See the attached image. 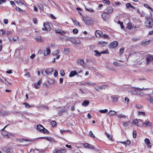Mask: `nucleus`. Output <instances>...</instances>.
<instances>
[{"label": "nucleus", "mask_w": 153, "mask_h": 153, "mask_svg": "<svg viewBox=\"0 0 153 153\" xmlns=\"http://www.w3.org/2000/svg\"><path fill=\"white\" fill-rule=\"evenodd\" d=\"M69 40L73 44H76V39L73 38H70Z\"/></svg>", "instance_id": "ea45409f"}, {"label": "nucleus", "mask_w": 153, "mask_h": 153, "mask_svg": "<svg viewBox=\"0 0 153 153\" xmlns=\"http://www.w3.org/2000/svg\"><path fill=\"white\" fill-rule=\"evenodd\" d=\"M11 32L10 31H7L6 32V35L8 36V37H10V35L11 34Z\"/></svg>", "instance_id": "e2e57ef3"}, {"label": "nucleus", "mask_w": 153, "mask_h": 153, "mask_svg": "<svg viewBox=\"0 0 153 153\" xmlns=\"http://www.w3.org/2000/svg\"><path fill=\"white\" fill-rule=\"evenodd\" d=\"M118 45V43L117 41H114L111 43L110 45V47L113 48H115L117 47Z\"/></svg>", "instance_id": "39448f33"}, {"label": "nucleus", "mask_w": 153, "mask_h": 153, "mask_svg": "<svg viewBox=\"0 0 153 153\" xmlns=\"http://www.w3.org/2000/svg\"><path fill=\"white\" fill-rule=\"evenodd\" d=\"M85 9L87 11H89V12H93V10L92 9L90 8H88V7L87 6H85Z\"/></svg>", "instance_id": "c9c22d12"}, {"label": "nucleus", "mask_w": 153, "mask_h": 153, "mask_svg": "<svg viewBox=\"0 0 153 153\" xmlns=\"http://www.w3.org/2000/svg\"><path fill=\"white\" fill-rule=\"evenodd\" d=\"M18 39V37L16 36H15L14 37H12V39L11 37H8L9 40L11 42H15Z\"/></svg>", "instance_id": "1a4fd4ad"}, {"label": "nucleus", "mask_w": 153, "mask_h": 153, "mask_svg": "<svg viewBox=\"0 0 153 153\" xmlns=\"http://www.w3.org/2000/svg\"><path fill=\"white\" fill-rule=\"evenodd\" d=\"M94 52L95 53V55L97 57L100 56H101V54H102L101 53V52L100 53L97 50H94Z\"/></svg>", "instance_id": "c85d7f7f"}, {"label": "nucleus", "mask_w": 153, "mask_h": 153, "mask_svg": "<svg viewBox=\"0 0 153 153\" xmlns=\"http://www.w3.org/2000/svg\"><path fill=\"white\" fill-rule=\"evenodd\" d=\"M129 123V122L128 121V122H123V125L125 126H127L128 125V123Z\"/></svg>", "instance_id": "5fc2aeb1"}, {"label": "nucleus", "mask_w": 153, "mask_h": 153, "mask_svg": "<svg viewBox=\"0 0 153 153\" xmlns=\"http://www.w3.org/2000/svg\"><path fill=\"white\" fill-rule=\"evenodd\" d=\"M153 58L152 56L151 55H148L146 57V60L147 62V63H150L152 60Z\"/></svg>", "instance_id": "ddd939ff"}, {"label": "nucleus", "mask_w": 153, "mask_h": 153, "mask_svg": "<svg viewBox=\"0 0 153 153\" xmlns=\"http://www.w3.org/2000/svg\"><path fill=\"white\" fill-rule=\"evenodd\" d=\"M77 63L79 64L80 65L83 66H84V62L83 59H78L77 60Z\"/></svg>", "instance_id": "412c9836"}, {"label": "nucleus", "mask_w": 153, "mask_h": 153, "mask_svg": "<svg viewBox=\"0 0 153 153\" xmlns=\"http://www.w3.org/2000/svg\"><path fill=\"white\" fill-rule=\"evenodd\" d=\"M42 82L41 79L39 80L38 82L34 84V86L36 89H38L39 88V86Z\"/></svg>", "instance_id": "a211bd4d"}, {"label": "nucleus", "mask_w": 153, "mask_h": 153, "mask_svg": "<svg viewBox=\"0 0 153 153\" xmlns=\"http://www.w3.org/2000/svg\"><path fill=\"white\" fill-rule=\"evenodd\" d=\"M37 129L40 132L43 133H48L49 132L48 130L45 129L43 126L40 124H38L37 125Z\"/></svg>", "instance_id": "f03ea898"}, {"label": "nucleus", "mask_w": 153, "mask_h": 153, "mask_svg": "<svg viewBox=\"0 0 153 153\" xmlns=\"http://www.w3.org/2000/svg\"><path fill=\"white\" fill-rule=\"evenodd\" d=\"M95 89L97 91H99L100 90H102V89H105L104 86L103 85L97 86L95 87Z\"/></svg>", "instance_id": "aec40b11"}, {"label": "nucleus", "mask_w": 153, "mask_h": 153, "mask_svg": "<svg viewBox=\"0 0 153 153\" xmlns=\"http://www.w3.org/2000/svg\"><path fill=\"white\" fill-rule=\"evenodd\" d=\"M50 53V49L49 47H46V50H45L44 51V55L46 56L48 55Z\"/></svg>", "instance_id": "9d476101"}, {"label": "nucleus", "mask_w": 153, "mask_h": 153, "mask_svg": "<svg viewBox=\"0 0 153 153\" xmlns=\"http://www.w3.org/2000/svg\"><path fill=\"white\" fill-rule=\"evenodd\" d=\"M43 26L44 27L42 28V30H48V29L50 27V26L48 23H44Z\"/></svg>", "instance_id": "9b49d317"}, {"label": "nucleus", "mask_w": 153, "mask_h": 153, "mask_svg": "<svg viewBox=\"0 0 153 153\" xmlns=\"http://www.w3.org/2000/svg\"><path fill=\"white\" fill-rule=\"evenodd\" d=\"M64 52L66 54L70 52V49L68 48H66L64 49Z\"/></svg>", "instance_id": "79ce46f5"}, {"label": "nucleus", "mask_w": 153, "mask_h": 153, "mask_svg": "<svg viewBox=\"0 0 153 153\" xmlns=\"http://www.w3.org/2000/svg\"><path fill=\"white\" fill-rule=\"evenodd\" d=\"M126 6L127 8H129L130 7H131L134 9H135V7L133 6L130 3H126Z\"/></svg>", "instance_id": "b1692460"}, {"label": "nucleus", "mask_w": 153, "mask_h": 153, "mask_svg": "<svg viewBox=\"0 0 153 153\" xmlns=\"http://www.w3.org/2000/svg\"><path fill=\"white\" fill-rule=\"evenodd\" d=\"M73 32L74 33L76 34L78 33V30L77 29H73Z\"/></svg>", "instance_id": "6e6d98bb"}, {"label": "nucleus", "mask_w": 153, "mask_h": 153, "mask_svg": "<svg viewBox=\"0 0 153 153\" xmlns=\"http://www.w3.org/2000/svg\"><path fill=\"white\" fill-rule=\"evenodd\" d=\"M83 146L85 147V148H88L89 144L88 143H83Z\"/></svg>", "instance_id": "680f3d73"}, {"label": "nucleus", "mask_w": 153, "mask_h": 153, "mask_svg": "<svg viewBox=\"0 0 153 153\" xmlns=\"http://www.w3.org/2000/svg\"><path fill=\"white\" fill-rule=\"evenodd\" d=\"M95 34L96 36L97 37H100L102 35H103L102 32L99 30H96L95 32Z\"/></svg>", "instance_id": "f8f14e48"}, {"label": "nucleus", "mask_w": 153, "mask_h": 153, "mask_svg": "<svg viewBox=\"0 0 153 153\" xmlns=\"http://www.w3.org/2000/svg\"><path fill=\"white\" fill-rule=\"evenodd\" d=\"M88 148L93 149L96 151H97L98 150V149H97L96 148H95L93 146L90 144H89V145L88 146Z\"/></svg>", "instance_id": "4be33fe9"}, {"label": "nucleus", "mask_w": 153, "mask_h": 153, "mask_svg": "<svg viewBox=\"0 0 153 153\" xmlns=\"http://www.w3.org/2000/svg\"><path fill=\"white\" fill-rule=\"evenodd\" d=\"M39 138L41 139H44L47 140L48 141H51L52 140V138L51 137H39Z\"/></svg>", "instance_id": "cd10ccee"}, {"label": "nucleus", "mask_w": 153, "mask_h": 153, "mask_svg": "<svg viewBox=\"0 0 153 153\" xmlns=\"http://www.w3.org/2000/svg\"><path fill=\"white\" fill-rule=\"evenodd\" d=\"M139 115H143V116H145V113L143 111H140L138 112Z\"/></svg>", "instance_id": "3c124183"}, {"label": "nucleus", "mask_w": 153, "mask_h": 153, "mask_svg": "<svg viewBox=\"0 0 153 153\" xmlns=\"http://www.w3.org/2000/svg\"><path fill=\"white\" fill-rule=\"evenodd\" d=\"M107 12L110 13H112L113 12V9L111 6H108L107 8Z\"/></svg>", "instance_id": "5701e85b"}, {"label": "nucleus", "mask_w": 153, "mask_h": 153, "mask_svg": "<svg viewBox=\"0 0 153 153\" xmlns=\"http://www.w3.org/2000/svg\"><path fill=\"white\" fill-rule=\"evenodd\" d=\"M124 47H121V48H120V52H119L121 54H122L123 53V52H124Z\"/></svg>", "instance_id": "58836bf2"}, {"label": "nucleus", "mask_w": 153, "mask_h": 153, "mask_svg": "<svg viewBox=\"0 0 153 153\" xmlns=\"http://www.w3.org/2000/svg\"><path fill=\"white\" fill-rule=\"evenodd\" d=\"M89 48H90V49H91L92 50L95 49V48L94 45H90L89 46Z\"/></svg>", "instance_id": "774afa93"}, {"label": "nucleus", "mask_w": 153, "mask_h": 153, "mask_svg": "<svg viewBox=\"0 0 153 153\" xmlns=\"http://www.w3.org/2000/svg\"><path fill=\"white\" fill-rule=\"evenodd\" d=\"M19 140L21 142H22L23 141H31L30 140L23 138L22 139H20Z\"/></svg>", "instance_id": "864d4df0"}, {"label": "nucleus", "mask_w": 153, "mask_h": 153, "mask_svg": "<svg viewBox=\"0 0 153 153\" xmlns=\"http://www.w3.org/2000/svg\"><path fill=\"white\" fill-rule=\"evenodd\" d=\"M77 74V73L76 71H73L71 72L69 75L70 77L74 76L75 75Z\"/></svg>", "instance_id": "6ab92c4d"}, {"label": "nucleus", "mask_w": 153, "mask_h": 153, "mask_svg": "<svg viewBox=\"0 0 153 153\" xmlns=\"http://www.w3.org/2000/svg\"><path fill=\"white\" fill-rule=\"evenodd\" d=\"M23 104L27 108H29L30 107V105L27 102H25Z\"/></svg>", "instance_id": "49530a36"}, {"label": "nucleus", "mask_w": 153, "mask_h": 153, "mask_svg": "<svg viewBox=\"0 0 153 153\" xmlns=\"http://www.w3.org/2000/svg\"><path fill=\"white\" fill-rule=\"evenodd\" d=\"M1 114L2 115L4 116L8 115H9V113L8 111H2Z\"/></svg>", "instance_id": "c756f323"}, {"label": "nucleus", "mask_w": 153, "mask_h": 153, "mask_svg": "<svg viewBox=\"0 0 153 153\" xmlns=\"http://www.w3.org/2000/svg\"><path fill=\"white\" fill-rule=\"evenodd\" d=\"M152 123L149 121H147L143 122L141 124L142 127H145L146 126H151Z\"/></svg>", "instance_id": "423d86ee"}, {"label": "nucleus", "mask_w": 153, "mask_h": 153, "mask_svg": "<svg viewBox=\"0 0 153 153\" xmlns=\"http://www.w3.org/2000/svg\"><path fill=\"white\" fill-rule=\"evenodd\" d=\"M71 19L72 20V21L73 22H74V23L75 25H78L79 27H80V25H79V23L78 21H77L76 20H74L72 19Z\"/></svg>", "instance_id": "e433bc0d"}, {"label": "nucleus", "mask_w": 153, "mask_h": 153, "mask_svg": "<svg viewBox=\"0 0 153 153\" xmlns=\"http://www.w3.org/2000/svg\"><path fill=\"white\" fill-rule=\"evenodd\" d=\"M118 23L120 24V27L122 29H123L124 27L123 25V22H121L120 21H118Z\"/></svg>", "instance_id": "a18cd8bd"}, {"label": "nucleus", "mask_w": 153, "mask_h": 153, "mask_svg": "<svg viewBox=\"0 0 153 153\" xmlns=\"http://www.w3.org/2000/svg\"><path fill=\"white\" fill-rule=\"evenodd\" d=\"M148 99L150 101L151 103H153V98H152L151 97H148Z\"/></svg>", "instance_id": "09e8293b"}, {"label": "nucleus", "mask_w": 153, "mask_h": 153, "mask_svg": "<svg viewBox=\"0 0 153 153\" xmlns=\"http://www.w3.org/2000/svg\"><path fill=\"white\" fill-rule=\"evenodd\" d=\"M107 15V13H103L102 14V17L104 20L106 19V16Z\"/></svg>", "instance_id": "7c9ffc66"}, {"label": "nucleus", "mask_w": 153, "mask_h": 153, "mask_svg": "<svg viewBox=\"0 0 153 153\" xmlns=\"http://www.w3.org/2000/svg\"><path fill=\"white\" fill-rule=\"evenodd\" d=\"M111 98L113 100V101L114 102H117L118 100V98L115 96H112Z\"/></svg>", "instance_id": "473e14b6"}, {"label": "nucleus", "mask_w": 153, "mask_h": 153, "mask_svg": "<svg viewBox=\"0 0 153 153\" xmlns=\"http://www.w3.org/2000/svg\"><path fill=\"white\" fill-rule=\"evenodd\" d=\"M132 27H133V26L131 23H128V24L127 26V28L129 30H131L132 29Z\"/></svg>", "instance_id": "72a5a7b5"}, {"label": "nucleus", "mask_w": 153, "mask_h": 153, "mask_svg": "<svg viewBox=\"0 0 153 153\" xmlns=\"http://www.w3.org/2000/svg\"><path fill=\"white\" fill-rule=\"evenodd\" d=\"M99 43L100 44L102 45L103 46H104L106 45L107 43L105 41H100L99 42Z\"/></svg>", "instance_id": "2f4dec72"}, {"label": "nucleus", "mask_w": 153, "mask_h": 153, "mask_svg": "<svg viewBox=\"0 0 153 153\" xmlns=\"http://www.w3.org/2000/svg\"><path fill=\"white\" fill-rule=\"evenodd\" d=\"M5 32L2 30H0V35L1 36H3L4 35Z\"/></svg>", "instance_id": "13d9d810"}, {"label": "nucleus", "mask_w": 153, "mask_h": 153, "mask_svg": "<svg viewBox=\"0 0 153 153\" xmlns=\"http://www.w3.org/2000/svg\"><path fill=\"white\" fill-rule=\"evenodd\" d=\"M117 117L120 118H123V117H126L124 115L122 114H120L119 115H118Z\"/></svg>", "instance_id": "603ef678"}, {"label": "nucleus", "mask_w": 153, "mask_h": 153, "mask_svg": "<svg viewBox=\"0 0 153 153\" xmlns=\"http://www.w3.org/2000/svg\"><path fill=\"white\" fill-rule=\"evenodd\" d=\"M56 123L55 121H52L51 122V124L53 126H55Z\"/></svg>", "instance_id": "c03bdc74"}, {"label": "nucleus", "mask_w": 153, "mask_h": 153, "mask_svg": "<svg viewBox=\"0 0 153 153\" xmlns=\"http://www.w3.org/2000/svg\"><path fill=\"white\" fill-rule=\"evenodd\" d=\"M150 41V40H149L148 42V41H143L141 43L142 45H144L145 44V45H147L149 44V42Z\"/></svg>", "instance_id": "8fccbe9b"}, {"label": "nucleus", "mask_w": 153, "mask_h": 153, "mask_svg": "<svg viewBox=\"0 0 153 153\" xmlns=\"http://www.w3.org/2000/svg\"><path fill=\"white\" fill-rule=\"evenodd\" d=\"M145 141L147 145H149V144H151L149 140L148 139H146L145 140Z\"/></svg>", "instance_id": "a19ab883"}, {"label": "nucleus", "mask_w": 153, "mask_h": 153, "mask_svg": "<svg viewBox=\"0 0 153 153\" xmlns=\"http://www.w3.org/2000/svg\"><path fill=\"white\" fill-rule=\"evenodd\" d=\"M36 40L38 42H42L43 41V39L42 38H41V36H38L36 37L35 38Z\"/></svg>", "instance_id": "dca6fc26"}, {"label": "nucleus", "mask_w": 153, "mask_h": 153, "mask_svg": "<svg viewBox=\"0 0 153 153\" xmlns=\"http://www.w3.org/2000/svg\"><path fill=\"white\" fill-rule=\"evenodd\" d=\"M101 53L102 54H104V53H108L109 52H108V51L107 50H106L105 51H103L101 52Z\"/></svg>", "instance_id": "bf43d9fd"}, {"label": "nucleus", "mask_w": 153, "mask_h": 153, "mask_svg": "<svg viewBox=\"0 0 153 153\" xmlns=\"http://www.w3.org/2000/svg\"><path fill=\"white\" fill-rule=\"evenodd\" d=\"M135 88H134V89H133L131 91H130L129 92L134 94L137 95L138 94H140V91H139V90L136 89Z\"/></svg>", "instance_id": "20e7f679"}, {"label": "nucleus", "mask_w": 153, "mask_h": 153, "mask_svg": "<svg viewBox=\"0 0 153 153\" xmlns=\"http://www.w3.org/2000/svg\"><path fill=\"white\" fill-rule=\"evenodd\" d=\"M55 32L56 33H59L60 34H63L65 33V32L62 30L59 29H55Z\"/></svg>", "instance_id": "f3484780"}, {"label": "nucleus", "mask_w": 153, "mask_h": 153, "mask_svg": "<svg viewBox=\"0 0 153 153\" xmlns=\"http://www.w3.org/2000/svg\"><path fill=\"white\" fill-rule=\"evenodd\" d=\"M89 101L85 100L82 102V105L83 106H86L89 104Z\"/></svg>", "instance_id": "393cba45"}, {"label": "nucleus", "mask_w": 153, "mask_h": 153, "mask_svg": "<svg viewBox=\"0 0 153 153\" xmlns=\"http://www.w3.org/2000/svg\"><path fill=\"white\" fill-rule=\"evenodd\" d=\"M33 21L35 24H36L37 23V20L36 18H34L33 19Z\"/></svg>", "instance_id": "338daca9"}, {"label": "nucleus", "mask_w": 153, "mask_h": 153, "mask_svg": "<svg viewBox=\"0 0 153 153\" xmlns=\"http://www.w3.org/2000/svg\"><path fill=\"white\" fill-rule=\"evenodd\" d=\"M53 71V70L52 68H48L46 70H45V72L47 74L50 75L52 74Z\"/></svg>", "instance_id": "2eb2a0df"}, {"label": "nucleus", "mask_w": 153, "mask_h": 153, "mask_svg": "<svg viewBox=\"0 0 153 153\" xmlns=\"http://www.w3.org/2000/svg\"><path fill=\"white\" fill-rule=\"evenodd\" d=\"M81 41L79 39L77 38L76 39V44L79 45L80 44Z\"/></svg>", "instance_id": "4c0bfd02"}, {"label": "nucleus", "mask_w": 153, "mask_h": 153, "mask_svg": "<svg viewBox=\"0 0 153 153\" xmlns=\"http://www.w3.org/2000/svg\"><path fill=\"white\" fill-rule=\"evenodd\" d=\"M117 114V113L116 111H115L113 110H111L109 112L108 114L109 115H111L112 116L116 115Z\"/></svg>", "instance_id": "a878e982"}, {"label": "nucleus", "mask_w": 153, "mask_h": 153, "mask_svg": "<svg viewBox=\"0 0 153 153\" xmlns=\"http://www.w3.org/2000/svg\"><path fill=\"white\" fill-rule=\"evenodd\" d=\"M16 10L19 11L20 12H21L22 11V10L19 7H16Z\"/></svg>", "instance_id": "052dcab7"}, {"label": "nucleus", "mask_w": 153, "mask_h": 153, "mask_svg": "<svg viewBox=\"0 0 153 153\" xmlns=\"http://www.w3.org/2000/svg\"><path fill=\"white\" fill-rule=\"evenodd\" d=\"M145 25L148 27H151L153 25V20L150 17H147L145 21Z\"/></svg>", "instance_id": "f257e3e1"}, {"label": "nucleus", "mask_w": 153, "mask_h": 153, "mask_svg": "<svg viewBox=\"0 0 153 153\" xmlns=\"http://www.w3.org/2000/svg\"><path fill=\"white\" fill-rule=\"evenodd\" d=\"M96 84L93 82L89 81L88 82H85L82 84V85H88L89 86H91L93 85H95Z\"/></svg>", "instance_id": "0eeeda50"}, {"label": "nucleus", "mask_w": 153, "mask_h": 153, "mask_svg": "<svg viewBox=\"0 0 153 153\" xmlns=\"http://www.w3.org/2000/svg\"><path fill=\"white\" fill-rule=\"evenodd\" d=\"M60 74L62 76H63L65 75L64 70L63 69H61L60 71Z\"/></svg>", "instance_id": "37998d69"}, {"label": "nucleus", "mask_w": 153, "mask_h": 153, "mask_svg": "<svg viewBox=\"0 0 153 153\" xmlns=\"http://www.w3.org/2000/svg\"><path fill=\"white\" fill-rule=\"evenodd\" d=\"M93 21L90 19H88L85 22L86 24L89 25H91L93 24Z\"/></svg>", "instance_id": "bb28decb"}, {"label": "nucleus", "mask_w": 153, "mask_h": 153, "mask_svg": "<svg viewBox=\"0 0 153 153\" xmlns=\"http://www.w3.org/2000/svg\"><path fill=\"white\" fill-rule=\"evenodd\" d=\"M136 132L135 131H133V137L134 138H135L136 137Z\"/></svg>", "instance_id": "4d7b16f0"}, {"label": "nucleus", "mask_w": 153, "mask_h": 153, "mask_svg": "<svg viewBox=\"0 0 153 153\" xmlns=\"http://www.w3.org/2000/svg\"><path fill=\"white\" fill-rule=\"evenodd\" d=\"M0 81L3 83H4L6 85L8 86L10 84V83L7 81V79L3 76H0Z\"/></svg>", "instance_id": "7ed1b4c3"}, {"label": "nucleus", "mask_w": 153, "mask_h": 153, "mask_svg": "<svg viewBox=\"0 0 153 153\" xmlns=\"http://www.w3.org/2000/svg\"><path fill=\"white\" fill-rule=\"evenodd\" d=\"M136 107L138 109H140L142 108V106L140 104H136Z\"/></svg>", "instance_id": "69168bd1"}, {"label": "nucleus", "mask_w": 153, "mask_h": 153, "mask_svg": "<svg viewBox=\"0 0 153 153\" xmlns=\"http://www.w3.org/2000/svg\"><path fill=\"white\" fill-rule=\"evenodd\" d=\"M138 123V120L137 119H135L133 121L132 123L136 125Z\"/></svg>", "instance_id": "0e129e2a"}, {"label": "nucleus", "mask_w": 153, "mask_h": 153, "mask_svg": "<svg viewBox=\"0 0 153 153\" xmlns=\"http://www.w3.org/2000/svg\"><path fill=\"white\" fill-rule=\"evenodd\" d=\"M99 111L100 113H106L108 111V110L107 109H105L104 110H100Z\"/></svg>", "instance_id": "f704fd0d"}, {"label": "nucleus", "mask_w": 153, "mask_h": 153, "mask_svg": "<svg viewBox=\"0 0 153 153\" xmlns=\"http://www.w3.org/2000/svg\"><path fill=\"white\" fill-rule=\"evenodd\" d=\"M105 134L107 136V137L110 140H112V138L110 136V135L108 133H107L106 132H105Z\"/></svg>", "instance_id": "de8ad7c7"}, {"label": "nucleus", "mask_w": 153, "mask_h": 153, "mask_svg": "<svg viewBox=\"0 0 153 153\" xmlns=\"http://www.w3.org/2000/svg\"><path fill=\"white\" fill-rule=\"evenodd\" d=\"M65 150L64 149H55L53 151V153H62L63 152H65Z\"/></svg>", "instance_id": "6e6552de"}, {"label": "nucleus", "mask_w": 153, "mask_h": 153, "mask_svg": "<svg viewBox=\"0 0 153 153\" xmlns=\"http://www.w3.org/2000/svg\"><path fill=\"white\" fill-rule=\"evenodd\" d=\"M7 126H5L3 129L1 130V134L2 135L4 136H7L8 134L7 132L5 131L4 129Z\"/></svg>", "instance_id": "4468645a"}]
</instances>
